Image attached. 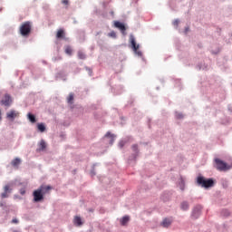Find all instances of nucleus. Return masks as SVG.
I'll use <instances>...</instances> for the list:
<instances>
[{
	"label": "nucleus",
	"instance_id": "f257e3e1",
	"mask_svg": "<svg viewBox=\"0 0 232 232\" xmlns=\"http://www.w3.org/2000/svg\"><path fill=\"white\" fill-rule=\"evenodd\" d=\"M50 189H52V187L50 186H42L38 189L34 190L33 192L34 202H41L44 200V193H46V191H50Z\"/></svg>",
	"mask_w": 232,
	"mask_h": 232
},
{
	"label": "nucleus",
	"instance_id": "f03ea898",
	"mask_svg": "<svg viewBox=\"0 0 232 232\" xmlns=\"http://www.w3.org/2000/svg\"><path fill=\"white\" fill-rule=\"evenodd\" d=\"M197 183L198 184V186H201V188H213V186H215V181L213 180V179H206V178L199 176L197 178Z\"/></svg>",
	"mask_w": 232,
	"mask_h": 232
},
{
	"label": "nucleus",
	"instance_id": "7ed1b4c3",
	"mask_svg": "<svg viewBox=\"0 0 232 232\" xmlns=\"http://www.w3.org/2000/svg\"><path fill=\"white\" fill-rule=\"evenodd\" d=\"M32 32V23L24 22L20 26V34L23 37H28Z\"/></svg>",
	"mask_w": 232,
	"mask_h": 232
},
{
	"label": "nucleus",
	"instance_id": "20e7f679",
	"mask_svg": "<svg viewBox=\"0 0 232 232\" xmlns=\"http://www.w3.org/2000/svg\"><path fill=\"white\" fill-rule=\"evenodd\" d=\"M215 163H216V169L218 171H227L231 168L230 165H227V163L224 162L218 158L215 159Z\"/></svg>",
	"mask_w": 232,
	"mask_h": 232
},
{
	"label": "nucleus",
	"instance_id": "39448f33",
	"mask_svg": "<svg viewBox=\"0 0 232 232\" xmlns=\"http://www.w3.org/2000/svg\"><path fill=\"white\" fill-rule=\"evenodd\" d=\"M130 44L132 46L133 51L136 52L138 53V55H140V56L142 55L141 52H140V51L137 52V50H139V48H140V45L137 44V43L135 42V38L133 36H130Z\"/></svg>",
	"mask_w": 232,
	"mask_h": 232
},
{
	"label": "nucleus",
	"instance_id": "423d86ee",
	"mask_svg": "<svg viewBox=\"0 0 232 232\" xmlns=\"http://www.w3.org/2000/svg\"><path fill=\"white\" fill-rule=\"evenodd\" d=\"M1 104L4 106H10L12 104V97L9 94H5L4 99L1 101Z\"/></svg>",
	"mask_w": 232,
	"mask_h": 232
},
{
	"label": "nucleus",
	"instance_id": "0eeeda50",
	"mask_svg": "<svg viewBox=\"0 0 232 232\" xmlns=\"http://www.w3.org/2000/svg\"><path fill=\"white\" fill-rule=\"evenodd\" d=\"M6 117L10 121H14V119H16V117H19V112L16 111L11 110L9 112L6 113Z\"/></svg>",
	"mask_w": 232,
	"mask_h": 232
},
{
	"label": "nucleus",
	"instance_id": "6e6552de",
	"mask_svg": "<svg viewBox=\"0 0 232 232\" xmlns=\"http://www.w3.org/2000/svg\"><path fill=\"white\" fill-rule=\"evenodd\" d=\"M114 26H115V28H119V30H121V32H122V34H124L126 32V26L124 25V24H122L121 22H114Z\"/></svg>",
	"mask_w": 232,
	"mask_h": 232
},
{
	"label": "nucleus",
	"instance_id": "1a4fd4ad",
	"mask_svg": "<svg viewBox=\"0 0 232 232\" xmlns=\"http://www.w3.org/2000/svg\"><path fill=\"white\" fill-rule=\"evenodd\" d=\"M64 35H66V34L64 33V30L59 29L56 33V39H64Z\"/></svg>",
	"mask_w": 232,
	"mask_h": 232
},
{
	"label": "nucleus",
	"instance_id": "9d476101",
	"mask_svg": "<svg viewBox=\"0 0 232 232\" xmlns=\"http://www.w3.org/2000/svg\"><path fill=\"white\" fill-rule=\"evenodd\" d=\"M44 150H46V142L44 141V140H42L39 143L38 151H44Z\"/></svg>",
	"mask_w": 232,
	"mask_h": 232
},
{
	"label": "nucleus",
	"instance_id": "9b49d317",
	"mask_svg": "<svg viewBox=\"0 0 232 232\" xmlns=\"http://www.w3.org/2000/svg\"><path fill=\"white\" fill-rule=\"evenodd\" d=\"M171 219H169V218H165L163 221H162V223H161V226L163 227H169V226H171Z\"/></svg>",
	"mask_w": 232,
	"mask_h": 232
},
{
	"label": "nucleus",
	"instance_id": "f8f14e48",
	"mask_svg": "<svg viewBox=\"0 0 232 232\" xmlns=\"http://www.w3.org/2000/svg\"><path fill=\"white\" fill-rule=\"evenodd\" d=\"M121 226H127L128 223L130 222V217L129 216H125L123 217L121 220H120Z\"/></svg>",
	"mask_w": 232,
	"mask_h": 232
},
{
	"label": "nucleus",
	"instance_id": "ddd939ff",
	"mask_svg": "<svg viewBox=\"0 0 232 232\" xmlns=\"http://www.w3.org/2000/svg\"><path fill=\"white\" fill-rule=\"evenodd\" d=\"M11 164H12V166H13L14 168H18V167H19V164H21V159L16 158V159H14V160H13L12 162H11Z\"/></svg>",
	"mask_w": 232,
	"mask_h": 232
},
{
	"label": "nucleus",
	"instance_id": "4468645a",
	"mask_svg": "<svg viewBox=\"0 0 232 232\" xmlns=\"http://www.w3.org/2000/svg\"><path fill=\"white\" fill-rule=\"evenodd\" d=\"M37 128L41 133H44V131H46V126H44V123H38Z\"/></svg>",
	"mask_w": 232,
	"mask_h": 232
},
{
	"label": "nucleus",
	"instance_id": "2eb2a0df",
	"mask_svg": "<svg viewBox=\"0 0 232 232\" xmlns=\"http://www.w3.org/2000/svg\"><path fill=\"white\" fill-rule=\"evenodd\" d=\"M73 222L76 226H81L82 224V219H81V217L76 216L74 217Z\"/></svg>",
	"mask_w": 232,
	"mask_h": 232
},
{
	"label": "nucleus",
	"instance_id": "dca6fc26",
	"mask_svg": "<svg viewBox=\"0 0 232 232\" xmlns=\"http://www.w3.org/2000/svg\"><path fill=\"white\" fill-rule=\"evenodd\" d=\"M181 209H183V211H187V209H189V203H188V201H183L181 203Z\"/></svg>",
	"mask_w": 232,
	"mask_h": 232
},
{
	"label": "nucleus",
	"instance_id": "f3484780",
	"mask_svg": "<svg viewBox=\"0 0 232 232\" xmlns=\"http://www.w3.org/2000/svg\"><path fill=\"white\" fill-rule=\"evenodd\" d=\"M27 117H28V120L30 121V122H32L33 124L36 122L35 115L29 112L27 114Z\"/></svg>",
	"mask_w": 232,
	"mask_h": 232
},
{
	"label": "nucleus",
	"instance_id": "a211bd4d",
	"mask_svg": "<svg viewBox=\"0 0 232 232\" xmlns=\"http://www.w3.org/2000/svg\"><path fill=\"white\" fill-rule=\"evenodd\" d=\"M105 137H108L109 139H111V144H113L115 140V135L111 134V132H107L105 134Z\"/></svg>",
	"mask_w": 232,
	"mask_h": 232
},
{
	"label": "nucleus",
	"instance_id": "6ab92c4d",
	"mask_svg": "<svg viewBox=\"0 0 232 232\" xmlns=\"http://www.w3.org/2000/svg\"><path fill=\"white\" fill-rule=\"evenodd\" d=\"M73 50L72 49V47L70 45H67L65 47V53H67V55H72Z\"/></svg>",
	"mask_w": 232,
	"mask_h": 232
},
{
	"label": "nucleus",
	"instance_id": "aec40b11",
	"mask_svg": "<svg viewBox=\"0 0 232 232\" xmlns=\"http://www.w3.org/2000/svg\"><path fill=\"white\" fill-rule=\"evenodd\" d=\"M78 59H82V60L86 59V54H84V53H82V51H79V52H78Z\"/></svg>",
	"mask_w": 232,
	"mask_h": 232
},
{
	"label": "nucleus",
	"instance_id": "412c9836",
	"mask_svg": "<svg viewBox=\"0 0 232 232\" xmlns=\"http://www.w3.org/2000/svg\"><path fill=\"white\" fill-rule=\"evenodd\" d=\"M67 102L69 104H72V102H73V93L69 94V97L67 98Z\"/></svg>",
	"mask_w": 232,
	"mask_h": 232
},
{
	"label": "nucleus",
	"instance_id": "4be33fe9",
	"mask_svg": "<svg viewBox=\"0 0 232 232\" xmlns=\"http://www.w3.org/2000/svg\"><path fill=\"white\" fill-rule=\"evenodd\" d=\"M4 191H5V193H10V191H12V189H10V185H5V186L4 187Z\"/></svg>",
	"mask_w": 232,
	"mask_h": 232
},
{
	"label": "nucleus",
	"instance_id": "5701e85b",
	"mask_svg": "<svg viewBox=\"0 0 232 232\" xmlns=\"http://www.w3.org/2000/svg\"><path fill=\"white\" fill-rule=\"evenodd\" d=\"M196 213H198V215L200 213V207H197L196 208H194L193 215H195Z\"/></svg>",
	"mask_w": 232,
	"mask_h": 232
},
{
	"label": "nucleus",
	"instance_id": "b1692460",
	"mask_svg": "<svg viewBox=\"0 0 232 232\" xmlns=\"http://www.w3.org/2000/svg\"><path fill=\"white\" fill-rule=\"evenodd\" d=\"M1 198H8V192L2 193Z\"/></svg>",
	"mask_w": 232,
	"mask_h": 232
},
{
	"label": "nucleus",
	"instance_id": "393cba45",
	"mask_svg": "<svg viewBox=\"0 0 232 232\" xmlns=\"http://www.w3.org/2000/svg\"><path fill=\"white\" fill-rule=\"evenodd\" d=\"M125 144H126V141L121 140V141H120L119 146H120V148H124Z\"/></svg>",
	"mask_w": 232,
	"mask_h": 232
},
{
	"label": "nucleus",
	"instance_id": "a878e982",
	"mask_svg": "<svg viewBox=\"0 0 232 232\" xmlns=\"http://www.w3.org/2000/svg\"><path fill=\"white\" fill-rule=\"evenodd\" d=\"M139 150V147L137 145H132V150L135 151V153H137Z\"/></svg>",
	"mask_w": 232,
	"mask_h": 232
},
{
	"label": "nucleus",
	"instance_id": "bb28decb",
	"mask_svg": "<svg viewBox=\"0 0 232 232\" xmlns=\"http://www.w3.org/2000/svg\"><path fill=\"white\" fill-rule=\"evenodd\" d=\"M25 193H26V188H21L20 189V194L25 195Z\"/></svg>",
	"mask_w": 232,
	"mask_h": 232
},
{
	"label": "nucleus",
	"instance_id": "cd10ccee",
	"mask_svg": "<svg viewBox=\"0 0 232 232\" xmlns=\"http://www.w3.org/2000/svg\"><path fill=\"white\" fill-rule=\"evenodd\" d=\"M109 35H110V37H116V34H115V32H111L110 34H109Z\"/></svg>",
	"mask_w": 232,
	"mask_h": 232
},
{
	"label": "nucleus",
	"instance_id": "c85d7f7f",
	"mask_svg": "<svg viewBox=\"0 0 232 232\" xmlns=\"http://www.w3.org/2000/svg\"><path fill=\"white\" fill-rule=\"evenodd\" d=\"M179 23H180L179 20H175V21L173 22V25H174V26H179Z\"/></svg>",
	"mask_w": 232,
	"mask_h": 232
},
{
	"label": "nucleus",
	"instance_id": "c756f323",
	"mask_svg": "<svg viewBox=\"0 0 232 232\" xmlns=\"http://www.w3.org/2000/svg\"><path fill=\"white\" fill-rule=\"evenodd\" d=\"M63 5H68L69 1L68 0H62Z\"/></svg>",
	"mask_w": 232,
	"mask_h": 232
},
{
	"label": "nucleus",
	"instance_id": "7c9ffc66",
	"mask_svg": "<svg viewBox=\"0 0 232 232\" xmlns=\"http://www.w3.org/2000/svg\"><path fill=\"white\" fill-rule=\"evenodd\" d=\"M12 224H19V220H17V218H14L12 220Z\"/></svg>",
	"mask_w": 232,
	"mask_h": 232
},
{
	"label": "nucleus",
	"instance_id": "2f4dec72",
	"mask_svg": "<svg viewBox=\"0 0 232 232\" xmlns=\"http://www.w3.org/2000/svg\"><path fill=\"white\" fill-rule=\"evenodd\" d=\"M2 117H1V110H0V121H1Z\"/></svg>",
	"mask_w": 232,
	"mask_h": 232
},
{
	"label": "nucleus",
	"instance_id": "473e14b6",
	"mask_svg": "<svg viewBox=\"0 0 232 232\" xmlns=\"http://www.w3.org/2000/svg\"><path fill=\"white\" fill-rule=\"evenodd\" d=\"M181 189L184 190V187H181Z\"/></svg>",
	"mask_w": 232,
	"mask_h": 232
},
{
	"label": "nucleus",
	"instance_id": "72a5a7b5",
	"mask_svg": "<svg viewBox=\"0 0 232 232\" xmlns=\"http://www.w3.org/2000/svg\"><path fill=\"white\" fill-rule=\"evenodd\" d=\"M188 28L186 29V32H188Z\"/></svg>",
	"mask_w": 232,
	"mask_h": 232
}]
</instances>
